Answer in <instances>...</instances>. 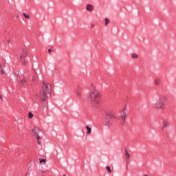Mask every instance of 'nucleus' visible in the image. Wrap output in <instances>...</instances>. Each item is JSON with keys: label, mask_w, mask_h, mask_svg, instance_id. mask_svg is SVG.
I'll use <instances>...</instances> for the list:
<instances>
[{"label": "nucleus", "mask_w": 176, "mask_h": 176, "mask_svg": "<svg viewBox=\"0 0 176 176\" xmlns=\"http://www.w3.org/2000/svg\"><path fill=\"white\" fill-rule=\"evenodd\" d=\"M94 89H96V87H94V85L91 84L89 88V91H91V93L87 97V100L90 101L93 107L97 108V107L100 106V102H98V100H97V99L100 98V94L97 93V91L94 90Z\"/></svg>", "instance_id": "f257e3e1"}, {"label": "nucleus", "mask_w": 176, "mask_h": 176, "mask_svg": "<svg viewBox=\"0 0 176 176\" xmlns=\"http://www.w3.org/2000/svg\"><path fill=\"white\" fill-rule=\"evenodd\" d=\"M43 87H41L38 93L35 94V97L41 98V101H46L47 95L46 91L48 94L52 95V85H50V88L46 82H43Z\"/></svg>", "instance_id": "f03ea898"}, {"label": "nucleus", "mask_w": 176, "mask_h": 176, "mask_svg": "<svg viewBox=\"0 0 176 176\" xmlns=\"http://www.w3.org/2000/svg\"><path fill=\"white\" fill-rule=\"evenodd\" d=\"M166 101H167V98H166L165 96H163L162 98L160 97L157 99L156 103L155 104V107L160 109L163 108V106L164 105V104H166Z\"/></svg>", "instance_id": "7ed1b4c3"}, {"label": "nucleus", "mask_w": 176, "mask_h": 176, "mask_svg": "<svg viewBox=\"0 0 176 176\" xmlns=\"http://www.w3.org/2000/svg\"><path fill=\"white\" fill-rule=\"evenodd\" d=\"M126 118H127V112H126V111H122L120 113V116L117 117V119H120V120H121L122 124L124 125Z\"/></svg>", "instance_id": "20e7f679"}, {"label": "nucleus", "mask_w": 176, "mask_h": 176, "mask_svg": "<svg viewBox=\"0 0 176 176\" xmlns=\"http://www.w3.org/2000/svg\"><path fill=\"white\" fill-rule=\"evenodd\" d=\"M104 122L109 121V119H115V116L109 112H106V116L104 117Z\"/></svg>", "instance_id": "39448f33"}, {"label": "nucleus", "mask_w": 176, "mask_h": 176, "mask_svg": "<svg viewBox=\"0 0 176 176\" xmlns=\"http://www.w3.org/2000/svg\"><path fill=\"white\" fill-rule=\"evenodd\" d=\"M162 130L168 129V127H170V124H168V122H167L165 120L162 121Z\"/></svg>", "instance_id": "423d86ee"}, {"label": "nucleus", "mask_w": 176, "mask_h": 176, "mask_svg": "<svg viewBox=\"0 0 176 176\" xmlns=\"http://www.w3.org/2000/svg\"><path fill=\"white\" fill-rule=\"evenodd\" d=\"M80 90H82V87L79 85H78L76 88V91L77 93V96H78V97H80V96H82V94H80Z\"/></svg>", "instance_id": "0eeeda50"}, {"label": "nucleus", "mask_w": 176, "mask_h": 176, "mask_svg": "<svg viewBox=\"0 0 176 176\" xmlns=\"http://www.w3.org/2000/svg\"><path fill=\"white\" fill-rule=\"evenodd\" d=\"M32 132L34 135H38L39 134V129L38 128H34L32 129Z\"/></svg>", "instance_id": "6e6552de"}, {"label": "nucleus", "mask_w": 176, "mask_h": 176, "mask_svg": "<svg viewBox=\"0 0 176 176\" xmlns=\"http://www.w3.org/2000/svg\"><path fill=\"white\" fill-rule=\"evenodd\" d=\"M94 9V7H93V5L88 4L86 6V10H88V12H91Z\"/></svg>", "instance_id": "1a4fd4ad"}, {"label": "nucleus", "mask_w": 176, "mask_h": 176, "mask_svg": "<svg viewBox=\"0 0 176 176\" xmlns=\"http://www.w3.org/2000/svg\"><path fill=\"white\" fill-rule=\"evenodd\" d=\"M105 126L109 129L111 126H112V124L111 123V120L109 121H104Z\"/></svg>", "instance_id": "9d476101"}, {"label": "nucleus", "mask_w": 176, "mask_h": 176, "mask_svg": "<svg viewBox=\"0 0 176 176\" xmlns=\"http://www.w3.org/2000/svg\"><path fill=\"white\" fill-rule=\"evenodd\" d=\"M86 129H87L86 134H91V128H90L89 126H87Z\"/></svg>", "instance_id": "9b49d317"}, {"label": "nucleus", "mask_w": 176, "mask_h": 176, "mask_svg": "<svg viewBox=\"0 0 176 176\" xmlns=\"http://www.w3.org/2000/svg\"><path fill=\"white\" fill-rule=\"evenodd\" d=\"M125 152V156H126V162L127 160H129V159H130V154L129 153V152L125 149L124 150Z\"/></svg>", "instance_id": "f8f14e48"}, {"label": "nucleus", "mask_w": 176, "mask_h": 176, "mask_svg": "<svg viewBox=\"0 0 176 176\" xmlns=\"http://www.w3.org/2000/svg\"><path fill=\"white\" fill-rule=\"evenodd\" d=\"M42 109H43V111H44L45 112H46V111H47V106L46 105V103H45V102L43 103Z\"/></svg>", "instance_id": "ddd939ff"}, {"label": "nucleus", "mask_w": 176, "mask_h": 176, "mask_svg": "<svg viewBox=\"0 0 176 176\" xmlns=\"http://www.w3.org/2000/svg\"><path fill=\"white\" fill-rule=\"evenodd\" d=\"M106 169L107 173H112V169H111V166H106Z\"/></svg>", "instance_id": "4468645a"}, {"label": "nucleus", "mask_w": 176, "mask_h": 176, "mask_svg": "<svg viewBox=\"0 0 176 176\" xmlns=\"http://www.w3.org/2000/svg\"><path fill=\"white\" fill-rule=\"evenodd\" d=\"M27 80H25V78H23L22 80H21V84L22 85V86H24V83H26Z\"/></svg>", "instance_id": "2eb2a0df"}, {"label": "nucleus", "mask_w": 176, "mask_h": 176, "mask_svg": "<svg viewBox=\"0 0 176 176\" xmlns=\"http://www.w3.org/2000/svg\"><path fill=\"white\" fill-rule=\"evenodd\" d=\"M131 58H138V55L137 54H132Z\"/></svg>", "instance_id": "dca6fc26"}, {"label": "nucleus", "mask_w": 176, "mask_h": 176, "mask_svg": "<svg viewBox=\"0 0 176 176\" xmlns=\"http://www.w3.org/2000/svg\"><path fill=\"white\" fill-rule=\"evenodd\" d=\"M28 118H29V119H32V118H34V114H32V113L30 112L28 113Z\"/></svg>", "instance_id": "f3484780"}, {"label": "nucleus", "mask_w": 176, "mask_h": 176, "mask_svg": "<svg viewBox=\"0 0 176 176\" xmlns=\"http://www.w3.org/2000/svg\"><path fill=\"white\" fill-rule=\"evenodd\" d=\"M45 162H46V159H45V158L41 159V158H39V163H45Z\"/></svg>", "instance_id": "a211bd4d"}, {"label": "nucleus", "mask_w": 176, "mask_h": 176, "mask_svg": "<svg viewBox=\"0 0 176 176\" xmlns=\"http://www.w3.org/2000/svg\"><path fill=\"white\" fill-rule=\"evenodd\" d=\"M104 21H105V25H107L108 24V23H109V19L105 18Z\"/></svg>", "instance_id": "6ab92c4d"}, {"label": "nucleus", "mask_w": 176, "mask_h": 176, "mask_svg": "<svg viewBox=\"0 0 176 176\" xmlns=\"http://www.w3.org/2000/svg\"><path fill=\"white\" fill-rule=\"evenodd\" d=\"M160 81V79H159V78H157V79H155V85H159V82Z\"/></svg>", "instance_id": "aec40b11"}, {"label": "nucleus", "mask_w": 176, "mask_h": 176, "mask_svg": "<svg viewBox=\"0 0 176 176\" xmlns=\"http://www.w3.org/2000/svg\"><path fill=\"white\" fill-rule=\"evenodd\" d=\"M23 54H25V56H27V54H28V52H27V50H23Z\"/></svg>", "instance_id": "412c9836"}, {"label": "nucleus", "mask_w": 176, "mask_h": 176, "mask_svg": "<svg viewBox=\"0 0 176 176\" xmlns=\"http://www.w3.org/2000/svg\"><path fill=\"white\" fill-rule=\"evenodd\" d=\"M2 66L1 65V64H0V68H1V74H5V71H3V69H2V67H1Z\"/></svg>", "instance_id": "4be33fe9"}, {"label": "nucleus", "mask_w": 176, "mask_h": 176, "mask_svg": "<svg viewBox=\"0 0 176 176\" xmlns=\"http://www.w3.org/2000/svg\"><path fill=\"white\" fill-rule=\"evenodd\" d=\"M24 17H25V19H30V15L25 14Z\"/></svg>", "instance_id": "5701e85b"}, {"label": "nucleus", "mask_w": 176, "mask_h": 176, "mask_svg": "<svg viewBox=\"0 0 176 176\" xmlns=\"http://www.w3.org/2000/svg\"><path fill=\"white\" fill-rule=\"evenodd\" d=\"M25 57H26L25 55V56H23V55H21V56H20V58H25Z\"/></svg>", "instance_id": "b1692460"}, {"label": "nucleus", "mask_w": 176, "mask_h": 176, "mask_svg": "<svg viewBox=\"0 0 176 176\" xmlns=\"http://www.w3.org/2000/svg\"><path fill=\"white\" fill-rule=\"evenodd\" d=\"M37 141H39V140H41V136L37 135V138H36Z\"/></svg>", "instance_id": "393cba45"}, {"label": "nucleus", "mask_w": 176, "mask_h": 176, "mask_svg": "<svg viewBox=\"0 0 176 176\" xmlns=\"http://www.w3.org/2000/svg\"><path fill=\"white\" fill-rule=\"evenodd\" d=\"M48 52L52 53V49H48Z\"/></svg>", "instance_id": "a878e982"}, {"label": "nucleus", "mask_w": 176, "mask_h": 176, "mask_svg": "<svg viewBox=\"0 0 176 176\" xmlns=\"http://www.w3.org/2000/svg\"><path fill=\"white\" fill-rule=\"evenodd\" d=\"M25 14H26L25 12H23V16H25Z\"/></svg>", "instance_id": "bb28decb"}, {"label": "nucleus", "mask_w": 176, "mask_h": 176, "mask_svg": "<svg viewBox=\"0 0 176 176\" xmlns=\"http://www.w3.org/2000/svg\"><path fill=\"white\" fill-rule=\"evenodd\" d=\"M16 19H19V15H16Z\"/></svg>", "instance_id": "cd10ccee"}, {"label": "nucleus", "mask_w": 176, "mask_h": 176, "mask_svg": "<svg viewBox=\"0 0 176 176\" xmlns=\"http://www.w3.org/2000/svg\"><path fill=\"white\" fill-rule=\"evenodd\" d=\"M0 100H2V96L0 95Z\"/></svg>", "instance_id": "c85d7f7f"}, {"label": "nucleus", "mask_w": 176, "mask_h": 176, "mask_svg": "<svg viewBox=\"0 0 176 176\" xmlns=\"http://www.w3.org/2000/svg\"><path fill=\"white\" fill-rule=\"evenodd\" d=\"M38 145H41V142H39V140L38 141Z\"/></svg>", "instance_id": "c756f323"}, {"label": "nucleus", "mask_w": 176, "mask_h": 176, "mask_svg": "<svg viewBox=\"0 0 176 176\" xmlns=\"http://www.w3.org/2000/svg\"><path fill=\"white\" fill-rule=\"evenodd\" d=\"M8 43H10V40H8Z\"/></svg>", "instance_id": "7c9ffc66"}, {"label": "nucleus", "mask_w": 176, "mask_h": 176, "mask_svg": "<svg viewBox=\"0 0 176 176\" xmlns=\"http://www.w3.org/2000/svg\"><path fill=\"white\" fill-rule=\"evenodd\" d=\"M24 64H25V62H23V65H24Z\"/></svg>", "instance_id": "2f4dec72"}, {"label": "nucleus", "mask_w": 176, "mask_h": 176, "mask_svg": "<svg viewBox=\"0 0 176 176\" xmlns=\"http://www.w3.org/2000/svg\"><path fill=\"white\" fill-rule=\"evenodd\" d=\"M63 176H67V175L64 174Z\"/></svg>", "instance_id": "473e14b6"}, {"label": "nucleus", "mask_w": 176, "mask_h": 176, "mask_svg": "<svg viewBox=\"0 0 176 176\" xmlns=\"http://www.w3.org/2000/svg\"><path fill=\"white\" fill-rule=\"evenodd\" d=\"M144 176H148V175H144Z\"/></svg>", "instance_id": "72a5a7b5"}]
</instances>
